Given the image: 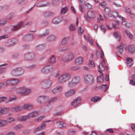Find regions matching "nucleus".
<instances>
[{"label":"nucleus","mask_w":135,"mask_h":135,"mask_svg":"<svg viewBox=\"0 0 135 135\" xmlns=\"http://www.w3.org/2000/svg\"><path fill=\"white\" fill-rule=\"evenodd\" d=\"M130 83L133 85H135V79H132L130 80Z\"/></svg>","instance_id":"nucleus-59"},{"label":"nucleus","mask_w":135,"mask_h":135,"mask_svg":"<svg viewBox=\"0 0 135 135\" xmlns=\"http://www.w3.org/2000/svg\"><path fill=\"white\" fill-rule=\"evenodd\" d=\"M118 15H119L118 14L117 12H112L111 15L112 17H114L117 16L118 17Z\"/></svg>","instance_id":"nucleus-51"},{"label":"nucleus","mask_w":135,"mask_h":135,"mask_svg":"<svg viewBox=\"0 0 135 135\" xmlns=\"http://www.w3.org/2000/svg\"><path fill=\"white\" fill-rule=\"evenodd\" d=\"M7 98L6 97H2L0 98V102L5 101H7Z\"/></svg>","instance_id":"nucleus-56"},{"label":"nucleus","mask_w":135,"mask_h":135,"mask_svg":"<svg viewBox=\"0 0 135 135\" xmlns=\"http://www.w3.org/2000/svg\"><path fill=\"white\" fill-rule=\"evenodd\" d=\"M7 122L4 120H0V126H4L7 125Z\"/></svg>","instance_id":"nucleus-34"},{"label":"nucleus","mask_w":135,"mask_h":135,"mask_svg":"<svg viewBox=\"0 0 135 135\" xmlns=\"http://www.w3.org/2000/svg\"><path fill=\"white\" fill-rule=\"evenodd\" d=\"M52 84L51 81L49 80H47L44 81L41 83V85L44 86L46 88H49L50 87Z\"/></svg>","instance_id":"nucleus-5"},{"label":"nucleus","mask_w":135,"mask_h":135,"mask_svg":"<svg viewBox=\"0 0 135 135\" xmlns=\"http://www.w3.org/2000/svg\"><path fill=\"white\" fill-rule=\"evenodd\" d=\"M46 125L45 124H42L41 126L40 127L41 130H42L45 128V127Z\"/></svg>","instance_id":"nucleus-64"},{"label":"nucleus","mask_w":135,"mask_h":135,"mask_svg":"<svg viewBox=\"0 0 135 135\" xmlns=\"http://www.w3.org/2000/svg\"><path fill=\"white\" fill-rule=\"evenodd\" d=\"M7 35H4L0 37V40L3 39H5L8 37Z\"/></svg>","instance_id":"nucleus-61"},{"label":"nucleus","mask_w":135,"mask_h":135,"mask_svg":"<svg viewBox=\"0 0 135 135\" xmlns=\"http://www.w3.org/2000/svg\"><path fill=\"white\" fill-rule=\"evenodd\" d=\"M67 77L68 74L67 73L63 74L59 78V81L61 83L64 82L66 81Z\"/></svg>","instance_id":"nucleus-8"},{"label":"nucleus","mask_w":135,"mask_h":135,"mask_svg":"<svg viewBox=\"0 0 135 135\" xmlns=\"http://www.w3.org/2000/svg\"><path fill=\"white\" fill-rule=\"evenodd\" d=\"M80 81V78L78 77H75L73 79L72 81L69 83V85L71 87L74 86L75 84L78 83Z\"/></svg>","instance_id":"nucleus-4"},{"label":"nucleus","mask_w":135,"mask_h":135,"mask_svg":"<svg viewBox=\"0 0 135 135\" xmlns=\"http://www.w3.org/2000/svg\"><path fill=\"white\" fill-rule=\"evenodd\" d=\"M75 93V90L73 89L70 90L68 91V96H71L74 95Z\"/></svg>","instance_id":"nucleus-38"},{"label":"nucleus","mask_w":135,"mask_h":135,"mask_svg":"<svg viewBox=\"0 0 135 135\" xmlns=\"http://www.w3.org/2000/svg\"><path fill=\"white\" fill-rule=\"evenodd\" d=\"M28 118V116H24L18 117L17 119L19 121H25Z\"/></svg>","instance_id":"nucleus-26"},{"label":"nucleus","mask_w":135,"mask_h":135,"mask_svg":"<svg viewBox=\"0 0 135 135\" xmlns=\"http://www.w3.org/2000/svg\"><path fill=\"white\" fill-rule=\"evenodd\" d=\"M49 4H47V5L46 4H45V5H43L41 3H38L37 4V6L38 7H42V6H49Z\"/></svg>","instance_id":"nucleus-57"},{"label":"nucleus","mask_w":135,"mask_h":135,"mask_svg":"<svg viewBox=\"0 0 135 135\" xmlns=\"http://www.w3.org/2000/svg\"><path fill=\"white\" fill-rule=\"evenodd\" d=\"M84 30L83 28L81 26H80L78 29V31L79 33L81 35L83 33Z\"/></svg>","instance_id":"nucleus-50"},{"label":"nucleus","mask_w":135,"mask_h":135,"mask_svg":"<svg viewBox=\"0 0 135 135\" xmlns=\"http://www.w3.org/2000/svg\"><path fill=\"white\" fill-rule=\"evenodd\" d=\"M31 91V90L30 89L25 87H20L18 88L17 93L21 95H26L30 94Z\"/></svg>","instance_id":"nucleus-1"},{"label":"nucleus","mask_w":135,"mask_h":135,"mask_svg":"<svg viewBox=\"0 0 135 135\" xmlns=\"http://www.w3.org/2000/svg\"><path fill=\"white\" fill-rule=\"evenodd\" d=\"M57 97H54L51 98V99L49 100L48 101V102L50 104V103L51 102H53L56 101L57 100Z\"/></svg>","instance_id":"nucleus-48"},{"label":"nucleus","mask_w":135,"mask_h":135,"mask_svg":"<svg viewBox=\"0 0 135 135\" xmlns=\"http://www.w3.org/2000/svg\"><path fill=\"white\" fill-rule=\"evenodd\" d=\"M124 32L126 34L128 37L131 39L133 38V35L131 34L130 32L127 30H125Z\"/></svg>","instance_id":"nucleus-35"},{"label":"nucleus","mask_w":135,"mask_h":135,"mask_svg":"<svg viewBox=\"0 0 135 135\" xmlns=\"http://www.w3.org/2000/svg\"><path fill=\"white\" fill-rule=\"evenodd\" d=\"M105 67L107 69H108V66L105 65L104 60H103L102 62L99 65V68L102 70H104Z\"/></svg>","instance_id":"nucleus-9"},{"label":"nucleus","mask_w":135,"mask_h":135,"mask_svg":"<svg viewBox=\"0 0 135 135\" xmlns=\"http://www.w3.org/2000/svg\"><path fill=\"white\" fill-rule=\"evenodd\" d=\"M74 57V54L71 51H70L68 53V61L71 60Z\"/></svg>","instance_id":"nucleus-28"},{"label":"nucleus","mask_w":135,"mask_h":135,"mask_svg":"<svg viewBox=\"0 0 135 135\" xmlns=\"http://www.w3.org/2000/svg\"><path fill=\"white\" fill-rule=\"evenodd\" d=\"M47 67H46V66L43 68L41 70V71L43 73H49V71L47 70Z\"/></svg>","instance_id":"nucleus-43"},{"label":"nucleus","mask_w":135,"mask_h":135,"mask_svg":"<svg viewBox=\"0 0 135 135\" xmlns=\"http://www.w3.org/2000/svg\"><path fill=\"white\" fill-rule=\"evenodd\" d=\"M69 29L71 31H75L76 29V26L74 24H72L69 26Z\"/></svg>","instance_id":"nucleus-37"},{"label":"nucleus","mask_w":135,"mask_h":135,"mask_svg":"<svg viewBox=\"0 0 135 135\" xmlns=\"http://www.w3.org/2000/svg\"><path fill=\"white\" fill-rule=\"evenodd\" d=\"M95 17L94 12L91 11H88L87 13V15H85L84 17L87 20H88V19H93Z\"/></svg>","instance_id":"nucleus-3"},{"label":"nucleus","mask_w":135,"mask_h":135,"mask_svg":"<svg viewBox=\"0 0 135 135\" xmlns=\"http://www.w3.org/2000/svg\"><path fill=\"white\" fill-rule=\"evenodd\" d=\"M83 59L81 57H77L75 60V63L77 65H80L83 63Z\"/></svg>","instance_id":"nucleus-14"},{"label":"nucleus","mask_w":135,"mask_h":135,"mask_svg":"<svg viewBox=\"0 0 135 135\" xmlns=\"http://www.w3.org/2000/svg\"><path fill=\"white\" fill-rule=\"evenodd\" d=\"M34 38L33 36L32 35H27L23 37V39L25 41L32 40Z\"/></svg>","instance_id":"nucleus-17"},{"label":"nucleus","mask_w":135,"mask_h":135,"mask_svg":"<svg viewBox=\"0 0 135 135\" xmlns=\"http://www.w3.org/2000/svg\"><path fill=\"white\" fill-rule=\"evenodd\" d=\"M113 36L118 41H119L120 39V33L118 32H115L113 33Z\"/></svg>","instance_id":"nucleus-29"},{"label":"nucleus","mask_w":135,"mask_h":135,"mask_svg":"<svg viewBox=\"0 0 135 135\" xmlns=\"http://www.w3.org/2000/svg\"><path fill=\"white\" fill-rule=\"evenodd\" d=\"M19 82V80L18 79L10 78L7 80L5 85L7 86L8 85H15L17 84Z\"/></svg>","instance_id":"nucleus-2"},{"label":"nucleus","mask_w":135,"mask_h":135,"mask_svg":"<svg viewBox=\"0 0 135 135\" xmlns=\"http://www.w3.org/2000/svg\"><path fill=\"white\" fill-rule=\"evenodd\" d=\"M58 0H54L52 2V3L54 5L57 4L58 3Z\"/></svg>","instance_id":"nucleus-63"},{"label":"nucleus","mask_w":135,"mask_h":135,"mask_svg":"<svg viewBox=\"0 0 135 135\" xmlns=\"http://www.w3.org/2000/svg\"><path fill=\"white\" fill-rule=\"evenodd\" d=\"M23 25V22H21L18 23L16 26H14L12 30L15 31L20 29L21 27Z\"/></svg>","instance_id":"nucleus-16"},{"label":"nucleus","mask_w":135,"mask_h":135,"mask_svg":"<svg viewBox=\"0 0 135 135\" xmlns=\"http://www.w3.org/2000/svg\"><path fill=\"white\" fill-rule=\"evenodd\" d=\"M106 2L104 1H103L102 2L100 3H99L100 5L103 8H104L107 5Z\"/></svg>","instance_id":"nucleus-42"},{"label":"nucleus","mask_w":135,"mask_h":135,"mask_svg":"<svg viewBox=\"0 0 135 135\" xmlns=\"http://www.w3.org/2000/svg\"><path fill=\"white\" fill-rule=\"evenodd\" d=\"M101 98L98 97H93L91 99V100L94 103L98 102L100 100Z\"/></svg>","instance_id":"nucleus-33"},{"label":"nucleus","mask_w":135,"mask_h":135,"mask_svg":"<svg viewBox=\"0 0 135 135\" xmlns=\"http://www.w3.org/2000/svg\"><path fill=\"white\" fill-rule=\"evenodd\" d=\"M84 79L86 82L90 83L93 82V79L92 75L90 74H87L84 77Z\"/></svg>","instance_id":"nucleus-6"},{"label":"nucleus","mask_w":135,"mask_h":135,"mask_svg":"<svg viewBox=\"0 0 135 135\" xmlns=\"http://www.w3.org/2000/svg\"><path fill=\"white\" fill-rule=\"evenodd\" d=\"M21 128V126L19 125L16 126L14 127V129L16 130H18L20 129Z\"/></svg>","instance_id":"nucleus-58"},{"label":"nucleus","mask_w":135,"mask_h":135,"mask_svg":"<svg viewBox=\"0 0 135 135\" xmlns=\"http://www.w3.org/2000/svg\"><path fill=\"white\" fill-rule=\"evenodd\" d=\"M85 6L86 8L88 9H91L93 7V6L88 3L86 4Z\"/></svg>","instance_id":"nucleus-41"},{"label":"nucleus","mask_w":135,"mask_h":135,"mask_svg":"<svg viewBox=\"0 0 135 135\" xmlns=\"http://www.w3.org/2000/svg\"><path fill=\"white\" fill-rule=\"evenodd\" d=\"M23 109L28 110L33 107V105L30 104H25L22 107Z\"/></svg>","instance_id":"nucleus-18"},{"label":"nucleus","mask_w":135,"mask_h":135,"mask_svg":"<svg viewBox=\"0 0 135 135\" xmlns=\"http://www.w3.org/2000/svg\"><path fill=\"white\" fill-rule=\"evenodd\" d=\"M68 43V38L67 37L64 38L62 40L61 43V45L63 47L66 46Z\"/></svg>","instance_id":"nucleus-24"},{"label":"nucleus","mask_w":135,"mask_h":135,"mask_svg":"<svg viewBox=\"0 0 135 135\" xmlns=\"http://www.w3.org/2000/svg\"><path fill=\"white\" fill-rule=\"evenodd\" d=\"M39 114V112L37 111H33L28 114L27 116L29 118L36 117Z\"/></svg>","instance_id":"nucleus-10"},{"label":"nucleus","mask_w":135,"mask_h":135,"mask_svg":"<svg viewBox=\"0 0 135 135\" xmlns=\"http://www.w3.org/2000/svg\"><path fill=\"white\" fill-rule=\"evenodd\" d=\"M6 71L5 68H0V74Z\"/></svg>","instance_id":"nucleus-62"},{"label":"nucleus","mask_w":135,"mask_h":135,"mask_svg":"<svg viewBox=\"0 0 135 135\" xmlns=\"http://www.w3.org/2000/svg\"><path fill=\"white\" fill-rule=\"evenodd\" d=\"M101 89L104 91H105L108 88V87L107 85H102L101 86Z\"/></svg>","instance_id":"nucleus-39"},{"label":"nucleus","mask_w":135,"mask_h":135,"mask_svg":"<svg viewBox=\"0 0 135 135\" xmlns=\"http://www.w3.org/2000/svg\"><path fill=\"white\" fill-rule=\"evenodd\" d=\"M46 98V97L45 96H40L38 98V101L39 103H41L44 101Z\"/></svg>","instance_id":"nucleus-31"},{"label":"nucleus","mask_w":135,"mask_h":135,"mask_svg":"<svg viewBox=\"0 0 135 135\" xmlns=\"http://www.w3.org/2000/svg\"><path fill=\"white\" fill-rule=\"evenodd\" d=\"M81 100L80 97H79L76 99L71 104V105L74 107H76L78 105H80V101Z\"/></svg>","instance_id":"nucleus-7"},{"label":"nucleus","mask_w":135,"mask_h":135,"mask_svg":"<svg viewBox=\"0 0 135 135\" xmlns=\"http://www.w3.org/2000/svg\"><path fill=\"white\" fill-rule=\"evenodd\" d=\"M89 65L91 67H94L95 66L94 61L92 60L89 61Z\"/></svg>","instance_id":"nucleus-45"},{"label":"nucleus","mask_w":135,"mask_h":135,"mask_svg":"<svg viewBox=\"0 0 135 135\" xmlns=\"http://www.w3.org/2000/svg\"><path fill=\"white\" fill-rule=\"evenodd\" d=\"M62 89V87L60 86L54 89L53 90V92L54 93H56L61 91Z\"/></svg>","instance_id":"nucleus-32"},{"label":"nucleus","mask_w":135,"mask_h":135,"mask_svg":"<svg viewBox=\"0 0 135 135\" xmlns=\"http://www.w3.org/2000/svg\"><path fill=\"white\" fill-rule=\"evenodd\" d=\"M23 108L22 107L18 106H14L11 109V110L12 111L19 112L22 110Z\"/></svg>","instance_id":"nucleus-12"},{"label":"nucleus","mask_w":135,"mask_h":135,"mask_svg":"<svg viewBox=\"0 0 135 135\" xmlns=\"http://www.w3.org/2000/svg\"><path fill=\"white\" fill-rule=\"evenodd\" d=\"M104 11L106 14H108L110 11V10L109 8L106 7Z\"/></svg>","instance_id":"nucleus-55"},{"label":"nucleus","mask_w":135,"mask_h":135,"mask_svg":"<svg viewBox=\"0 0 135 135\" xmlns=\"http://www.w3.org/2000/svg\"><path fill=\"white\" fill-rule=\"evenodd\" d=\"M61 19L58 17L55 18L53 20L52 22L55 24H57L61 22Z\"/></svg>","instance_id":"nucleus-25"},{"label":"nucleus","mask_w":135,"mask_h":135,"mask_svg":"<svg viewBox=\"0 0 135 135\" xmlns=\"http://www.w3.org/2000/svg\"><path fill=\"white\" fill-rule=\"evenodd\" d=\"M18 89V88H17L15 87H13L11 88V90L13 92H16L17 93V91Z\"/></svg>","instance_id":"nucleus-49"},{"label":"nucleus","mask_w":135,"mask_h":135,"mask_svg":"<svg viewBox=\"0 0 135 135\" xmlns=\"http://www.w3.org/2000/svg\"><path fill=\"white\" fill-rule=\"evenodd\" d=\"M45 117L44 116H40L38 118L35 119V120L36 121H38L41 120L44 118Z\"/></svg>","instance_id":"nucleus-52"},{"label":"nucleus","mask_w":135,"mask_h":135,"mask_svg":"<svg viewBox=\"0 0 135 135\" xmlns=\"http://www.w3.org/2000/svg\"><path fill=\"white\" fill-rule=\"evenodd\" d=\"M124 46L123 44L122 43L118 46L117 48L118 52L120 54L122 53L123 52V48Z\"/></svg>","instance_id":"nucleus-19"},{"label":"nucleus","mask_w":135,"mask_h":135,"mask_svg":"<svg viewBox=\"0 0 135 135\" xmlns=\"http://www.w3.org/2000/svg\"><path fill=\"white\" fill-rule=\"evenodd\" d=\"M35 57V54L33 53L27 54L25 56V59L28 60L33 59Z\"/></svg>","instance_id":"nucleus-13"},{"label":"nucleus","mask_w":135,"mask_h":135,"mask_svg":"<svg viewBox=\"0 0 135 135\" xmlns=\"http://www.w3.org/2000/svg\"><path fill=\"white\" fill-rule=\"evenodd\" d=\"M99 71L100 72V74L99 76H98L97 81L98 83H102L103 82L104 80L103 74L100 70H99Z\"/></svg>","instance_id":"nucleus-20"},{"label":"nucleus","mask_w":135,"mask_h":135,"mask_svg":"<svg viewBox=\"0 0 135 135\" xmlns=\"http://www.w3.org/2000/svg\"><path fill=\"white\" fill-rule=\"evenodd\" d=\"M46 67H47V70L49 71H52L53 69V67L52 65H49L46 66Z\"/></svg>","instance_id":"nucleus-46"},{"label":"nucleus","mask_w":135,"mask_h":135,"mask_svg":"<svg viewBox=\"0 0 135 135\" xmlns=\"http://www.w3.org/2000/svg\"><path fill=\"white\" fill-rule=\"evenodd\" d=\"M7 22V20L6 19H3L0 20V26L6 24Z\"/></svg>","instance_id":"nucleus-40"},{"label":"nucleus","mask_w":135,"mask_h":135,"mask_svg":"<svg viewBox=\"0 0 135 135\" xmlns=\"http://www.w3.org/2000/svg\"><path fill=\"white\" fill-rule=\"evenodd\" d=\"M5 82L4 83H0V89H1L3 88V86L6 87L7 85H5Z\"/></svg>","instance_id":"nucleus-53"},{"label":"nucleus","mask_w":135,"mask_h":135,"mask_svg":"<svg viewBox=\"0 0 135 135\" xmlns=\"http://www.w3.org/2000/svg\"><path fill=\"white\" fill-rule=\"evenodd\" d=\"M56 38V37L55 36L51 35L47 38V40L48 41H52L55 40Z\"/></svg>","instance_id":"nucleus-30"},{"label":"nucleus","mask_w":135,"mask_h":135,"mask_svg":"<svg viewBox=\"0 0 135 135\" xmlns=\"http://www.w3.org/2000/svg\"><path fill=\"white\" fill-rule=\"evenodd\" d=\"M124 11L127 13L130 14L131 12V10L128 7H126L124 8Z\"/></svg>","instance_id":"nucleus-44"},{"label":"nucleus","mask_w":135,"mask_h":135,"mask_svg":"<svg viewBox=\"0 0 135 135\" xmlns=\"http://www.w3.org/2000/svg\"><path fill=\"white\" fill-rule=\"evenodd\" d=\"M19 70L18 69L16 68L13 70L12 71V74L13 76H17L19 74H21L23 73V70L21 69V73H19Z\"/></svg>","instance_id":"nucleus-11"},{"label":"nucleus","mask_w":135,"mask_h":135,"mask_svg":"<svg viewBox=\"0 0 135 135\" xmlns=\"http://www.w3.org/2000/svg\"><path fill=\"white\" fill-rule=\"evenodd\" d=\"M122 25L125 26L126 27L129 28L131 26V23L127 22L125 21H123L122 22Z\"/></svg>","instance_id":"nucleus-27"},{"label":"nucleus","mask_w":135,"mask_h":135,"mask_svg":"<svg viewBox=\"0 0 135 135\" xmlns=\"http://www.w3.org/2000/svg\"><path fill=\"white\" fill-rule=\"evenodd\" d=\"M57 126L59 128H64L66 126V124L64 122L60 121L57 122L56 123Z\"/></svg>","instance_id":"nucleus-15"},{"label":"nucleus","mask_w":135,"mask_h":135,"mask_svg":"<svg viewBox=\"0 0 135 135\" xmlns=\"http://www.w3.org/2000/svg\"><path fill=\"white\" fill-rule=\"evenodd\" d=\"M128 49L129 52L130 53H133L135 52V48L133 45H129Z\"/></svg>","instance_id":"nucleus-22"},{"label":"nucleus","mask_w":135,"mask_h":135,"mask_svg":"<svg viewBox=\"0 0 135 135\" xmlns=\"http://www.w3.org/2000/svg\"><path fill=\"white\" fill-rule=\"evenodd\" d=\"M56 61V57L54 55H52L49 57V62L51 63H54Z\"/></svg>","instance_id":"nucleus-23"},{"label":"nucleus","mask_w":135,"mask_h":135,"mask_svg":"<svg viewBox=\"0 0 135 135\" xmlns=\"http://www.w3.org/2000/svg\"><path fill=\"white\" fill-rule=\"evenodd\" d=\"M126 64L128 66H131L133 65V60L131 58H128L126 59Z\"/></svg>","instance_id":"nucleus-21"},{"label":"nucleus","mask_w":135,"mask_h":135,"mask_svg":"<svg viewBox=\"0 0 135 135\" xmlns=\"http://www.w3.org/2000/svg\"><path fill=\"white\" fill-rule=\"evenodd\" d=\"M79 8L80 10V11L83 12L84 11V10L83 8V7L82 4H80L79 5Z\"/></svg>","instance_id":"nucleus-60"},{"label":"nucleus","mask_w":135,"mask_h":135,"mask_svg":"<svg viewBox=\"0 0 135 135\" xmlns=\"http://www.w3.org/2000/svg\"><path fill=\"white\" fill-rule=\"evenodd\" d=\"M67 11V7L62 8L61 12V14H65L66 12Z\"/></svg>","instance_id":"nucleus-47"},{"label":"nucleus","mask_w":135,"mask_h":135,"mask_svg":"<svg viewBox=\"0 0 135 135\" xmlns=\"http://www.w3.org/2000/svg\"><path fill=\"white\" fill-rule=\"evenodd\" d=\"M17 99V98L16 97H11L9 98V101H6V102H9L15 100Z\"/></svg>","instance_id":"nucleus-54"},{"label":"nucleus","mask_w":135,"mask_h":135,"mask_svg":"<svg viewBox=\"0 0 135 135\" xmlns=\"http://www.w3.org/2000/svg\"><path fill=\"white\" fill-rule=\"evenodd\" d=\"M15 119L13 118H9L7 119L6 121L7 122V123H8L15 122Z\"/></svg>","instance_id":"nucleus-36"}]
</instances>
